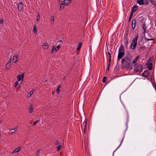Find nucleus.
Instances as JSON below:
<instances>
[{"instance_id": "nucleus-44", "label": "nucleus", "mask_w": 156, "mask_h": 156, "mask_svg": "<svg viewBox=\"0 0 156 156\" xmlns=\"http://www.w3.org/2000/svg\"><path fill=\"white\" fill-rule=\"evenodd\" d=\"M108 55H109V57H110V56H111L110 52L109 51H108Z\"/></svg>"}, {"instance_id": "nucleus-25", "label": "nucleus", "mask_w": 156, "mask_h": 156, "mask_svg": "<svg viewBox=\"0 0 156 156\" xmlns=\"http://www.w3.org/2000/svg\"><path fill=\"white\" fill-rule=\"evenodd\" d=\"M82 45L81 43H80L77 45V47L76 49H80Z\"/></svg>"}, {"instance_id": "nucleus-43", "label": "nucleus", "mask_w": 156, "mask_h": 156, "mask_svg": "<svg viewBox=\"0 0 156 156\" xmlns=\"http://www.w3.org/2000/svg\"><path fill=\"white\" fill-rule=\"evenodd\" d=\"M123 139V138L122 139V141H121V142L120 143V145H119V146L116 149V150H117L118 148L120 147V146H121V144H122V143Z\"/></svg>"}, {"instance_id": "nucleus-27", "label": "nucleus", "mask_w": 156, "mask_h": 156, "mask_svg": "<svg viewBox=\"0 0 156 156\" xmlns=\"http://www.w3.org/2000/svg\"><path fill=\"white\" fill-rule=\"evenodd\" d=\"M111 62V56H110V57H109V64L108 65V70H109V67L110 66V63Z\"/></svg>"}, {"instance_id": "nucleus-24", "label": "nucleus", "mask_w": 156, "mask_h": 156, "mask_svg": "<svg viewBox=\"0 0 156 156\" xmlns=\"http://www.w3.org/2000/svg\"><path fill=\"white\" fill-rule=\"evenodd\" d=\"M33 30L34 33H37V30L36 28V27L35 25L34 26L33 28Z\"/></svg>"}, {"instance_id": "nucleus-48", "label": "nucleus", "mask_w": 156, "mask_h": 156, "mask_svg": "<svg viewBox=\"0 0 156 156\" xmlns=\"http://www.w3.org/2000/svg\"><path fill=\"white\" fill-rule=\"evenodd\" d=\"M55 47H52V49H55Z\"/></svg>"}, {"instance_id": "nucleus-45", "label": "nucleus", "mask_w": 156, "mask_h": 156, "mask_svg": "<svg viewBox=\"0 0 156 156\" xmlns=\"http://www.w3.org/2000/svg\"><path fill=\"white\" fill-rule=\"evenodd\" d=\"M11 58L10 59L9 61V62H10V63H11Z\"/></svg>"}, {"instance_id": "nucleus-54", "label": "nucleus", "mask_w": 156, "mask_h": 156, "mask_svg": "<svg viewBox=\"0 0 156 156\" xmlns=\"http://www.w3.org/2000/svg\"><path fill=\"white\" fill-rule=\"evenodd\" d=\"M46 81H47V80H46L45 81V82H46Z\"/></svg>"}, {"instance_id": "nucleus-12", "label": "nucleus", "mask_w": 156, "mask_h": 156, "mask_svg": "<svg viewBox=\"0 0 156 156\" xmlns=\"http://www.w3.org/2000/svg\"><path fill=\"white\" fill-rule=\"evenodd\" d=\"M24 74H22L21 75H19L17 76V79L18 81H20L22 79H23Z\"/></svg>"}, {"instance_id": "nucleus-41", "label": "nucleus", "mask_w": 156, "mask_h": 156, "mask_svg": "<svg viewBox=\"0 0 156 156\" xmlns=\"http://www.w3.org/2000/svg\"><path fill=\"white\" fill-rule=\"evenodd\" d=\"M3 23V20L2 19H0V24H2Z\"/></svg>"}, {"instance_id": "nucleus-39", "label": "nucleus", "mask_w": 156, "mask_h": 156, "mask_svg": "<svg viewBox=\"0 0 156 156\" xmlns=\"http://www.w3.org/2000/svg\"><path fill=\"white\" fill-rule=\"evenodd\" d=\"M33 93V91L31 90V91L30 93L28 94V95H29V94H30V96Z\"/></svg>"}, {"instance_id": "nucleus-33", "label": "nucleus", "mask_w": 156, "mask_h": 156, "mask_svg": "<svg viewBox=\"0 0 156 156\" xmlns=\"http://www.w3.org/2000/svg\"><path fill=\"white\" fill-rule=\"evenodd\" d=\"M58 50V49H51V53H52L54 51H55V52H56Z\"/></svg>"}, {"instance_id": "nucleus-21", "label": "nucleus", "mask_w": 156, "mask_h": 156, "mask_svg": "<svg viewBox=\"0 0 156 156\" xmlns=\"http://www.w3.org/2000/svg\"><path fill=\"white\" fill-rule=\"evenodd\" d=\"M54 17L53 16H51L50 21L51 24H53L54 23Z\"/></svg>"}, {"instance_id": "nucleus-14", "label": "nucleus", "mask_w": 156, "mask_h": 156, "mask_svg": "<svg viewBox=\"0 0 156 156\" xmlns=\"http://www.w3.org/2000/svg\"><path fill=\"white\" fill-rule=\"evenodd\" d=\"M137 9V6L136 5H135L133 6V7L132 8V9L131 10V13L133 14V13L135 12Z\"/></svg>"}, {"instance_id": "nucleus-15", "label": "nucleus", "mask_w": 156, "mask_h": 156, "mask_svg": "<svg viewBox=\"0 0 156 156\" xmlns=\"http://www.w3.org/2000/svg\"><path fill=\"white\" fill-rule=\"evenodd\" d=\"M21 147H20L17 148H16L12 153H13L15 152L18 153L19 152L20 150L21 149Z\"/></svg>"}, {"instance_id": "nucleus-55", "label": "nucleus", "mask_w": 156, "mask_h": 156, "mask_svg": "<svg viewBox=\"0 0 156 156\" xmlns=\"http://www.w3.org/2000/svg\"><path fill=\"white\" fill-rule=\"evenodd\" d=\"M28 95L30 96V94H29Z\"/></svg>"}, {"instance_id": "nucleus-50", "label": "nucleus", "mask_w": 156, "mask_h": 156, "mask_svg": "<svg viewBox=\"0 0 156 156\" xmlns=\"http://www.w3.org/2000/svg\"><path fill=\"white\" fill-rule=\"evenodd\" d=\"M1 123V121H0V124Z\"/></svg>"}, {"instance_id": "nucleus-26", "label": "nucleus", "mask_w": 156, "mask_h": 156, "mask_svg": "<svg viewBox=\"0 0 156 156\" xmlns=\"http://www.w3.org/2000/svg\"><path fill=\"white\" fill-rule=\"evenodd\" d=\"M107 79L106 77L105 76H104L102 79V81L103 83H105L106 82V80Z\"/></svg>"}, {"instance_id": "nucleus-3", "label": "nucleus", "mask_w": 156, "mask_h": 156, "mask_svg": "<svg viewBox=\"0 0 156 156\" xmlns=\"http://www.w3.org/2000/svg\"><path fill=\"white\" fill-rule=\"evenodd\" d=\"M143 66L141 64L137 65L136 64L135 66V68L134 69V71L135 73H140L143 71Z\"/></svg>"}, {"instance_id": "nucleus-57", "label": "nucleus", "mask_w": 156, "mask_h": 156, "mask_svg": "<svg viewBox=\"0 0 156 156\" xmlns=\"http://www.w3.org/2000/svg\"><path fill=\"white\" fill-rule=\"evenodd\" d=\"M59 1H60V0H59Z\"/></svg>"}, {"instance_id": "nucleus-40", "label": "nucleus", "mask_w": 156, "mask_h": 156, "mask_svg": "<svg viewBox=\"0 0 156 156\" xmlns=\"http://www.w3.org/2000/svg\"><path fill=\"white\" fill-rule=\"evenodd\" d=\"M60 47V45L59 44L58 45L57 47L55 49H59Z\"/></svg>"}, {"instance_id": "nucleus-53", "label": "nucleus", "mask_w": 156, "mask_h": 156, "mask_svg": "<svg viewBox=\"0 0 156 156\" xmlns=\"http://www.w3.org/2000/svg\"><path fill=\"white\" fill-rule=\"evenodd\" d=\"M149 40H152V39H150Z\"/></svg>"}, {"instance_id": "nucleus-11", "label": "nucleus", "mask_w": 156, "mask_h": 156, "mask_svg": "<svg viewBox=\"0 0 156 156\" xmlns=\"http://www.w3.org/2000/svg\"><path fill=\"white\" fill-rule=\"evenodd\" d=\"M18 59L17 55H15L12 58L13 62L16 63Z\"/></svg>"}, {"instance_id": "nucleus-51", "label": "nucleus", "mask_w": 156, "mask_h": 156, "mask_svg": "<svg viewBox=\"0 0 156 156\" xmlns=\"http://www.w3.org/2000/svg\"><path fill=\"white\" fill-rule=\"evenodd\" d=\"M155 26L156 27V23H155Z\"/></svg>"}, {"instance_id": "nucleus-18", "label": "nucleus", "mask_w": 156, "mask_h": 156, "mask_svg": "<svg viewBox=\"0 0 156 156\" xmlns=\"http://www.w3.org/2000/svg\"><path fill=\"white\" fill-rule=\"evenodd\" d=\"M139 58V56L138 55L133 61L132 62V64H134L135 63L138 59Z\"/></svg>"}, {"instance_id": "nucleus-10", "label": "nucleus", "mask_w": 156, "mask_h": 156, "mask_svg": "<svg viewBox=\"0 0 156 156\" xmlns=\"http://www.w3.org/2000/svg\"><path fill=\"white\" fill-rule=\"evenodd\" d=\"M136 19H134L132 22V28L133 30H134L135 27L136 25Z\"/></svg>"}, {"instance_id": "nucleus-29", "label": "nucleus", "mask_w": 156, "mask_h": 156, "mask_svg": "<svg viewBox=\"0 0 156 156\" xmlns=\"http://www.w3.org/2000/svg\"><path fill=\"white\" fill-rule=\"evenodd\" d=\"M133 13H131L129 17V20H128L129 22L130 21V20H131V19L133 16Z\"/></svg>"}, {"instance_id": "nucleus-17", "label": "nucleus", "mask_w": 156, "mask_h": 156, "mask_svg": "<svg viewBox=\"0 0 156 156\" xmlns=\"http://www.w3.org/2000/svg\"><path fill=\"white\" fill-rule=\"evenodd\" d=\"M152 63L151 62L148 63L147 66V68L149 70H151L152 69Z\"/></svg>"}, {"instance_id": "nucleus-1", "label": "nucleus", "mask_w": 156, "mask_h": 156, "mask_svg": "<svg viewBox=\"0 0 156 156\" xmlns=\"http://www.w3.org/2000/svg\"><path fill=\"white\" fill-rule=\"evenodd\" d=\"M132 59V56L129 54H127L122 58L121 61V63L122 65L121 69H123L129 68L130 67Z\"/></svg>"}, {"instance_id": "nucleus-38", "label": "nucleus", "mask_w": 156, "mask_h": 156, "mask_svg": "<svg viewBox=\"0 0 156 156\" xmlns=\"http://www.w3.org/2000/svg\"><path fill=\"white\" fill-rule=\"evenodd\" d=\"M48 44L47 43H45L43 44V46H44V47H46V46H48Z\"/></svg>"}, {"instance_id": "nucleus-37", "label": "nucleus", "mask_w": 156, "mask_h": 156, "mask_svg": "<svg viewBox=\"0 0 156 156\" xmlns=\"http://www.w3.org/2000/svg\"><path fill=\"white\" fill-rule=\"evenodd\" d=\"M18 81H16L15 82V85L14 86V87H16V86L18 85Z\"/></svg>"}, {"instance_id": "nucleus-16", "label": "nucleus", "mask_w": 156, "mask_h": 156, "mask_svg": "<svg viewBox=\"0 0 156 156\" xmlns=\"http://www.w3.org/2000/svg\"><path fill=\"white\" fill-rule=\"evenodd\" d=\"M137 2L140 5H142L144 4L143 0H137Z\"/></svg>"}, {"instance_id": "nucleus-2", "label": "nucleus", "mask_w": 156, "mask_h": 156, "mask_svg": "<svg viewBox=\"0 0 156 156\" xmlns=\"http://www.w3.org/2000/svg\"><path fill=\"white\" fill-rule=\"evenodd\" d=\"M138 37V35H137L133 39L130 45L131 49H135L137 44V40Z\"/></svg>"}, {"instance_id": "nucleus-8", "label": "nucleus", "mask_w": 156, "mask_h": 156, "mask_svg": "<svg viewBox=\"0 0 156 156\" xmlns=\"http://www.w3.org/2000/svg\"><path fill=\"white\" fill-rule=\"evenodd\" d=\"M17 128L15 127V128L10 129L8 132V134L10 135L13 134L17 130Z\"/></svg>"}, {"instance_id": "nucleus-46", "label": "nucleus", "mask_w": 156, "mask_h": 156, "mask_svg": "<svg viewBox=\"0 0 156 156\" xmlns=\"http://www.w3.org/2000/svg\"><path fill=\"white\" fill-rule=\"evenodd\" d=\"M59 42L62 43V41H59Z\"/></svg>"}, {"instance_id": "nucleus-42", "label": "nucleus", "mask_w": 156, "mask_h": 156, "mask_svg": "<svg viewBox=\"0 0 156 156\" xmlns=\"http://www.w3.org/2000/svg\"><path fill=\"white\" fill-rule=\"evenodd\" d=\"M151 58H150L148 60V61L147 62V63H150V62L151 61Z\"/></svg>"}, {"instance_id": "nucleus-47", "label": "nucleus", "mask_w": 156, "mask_h": 156, "mask_svg": "<svg viewBox=\"0 0 156 156\" xmlns=\"http://www.w3.org/2000/svg\"><path fill=\"white\" fill-rule=\"evenodd\" d=\"M120 49H122V46H121L120 48Z\"/></svg>"}, {"instance_id": "nucleus-7", "label": "nucleus", "mask_w": 156, "mask_h": 156, "mask_svg": "<svg viewBox=\"0 0 156 156\" xmlns=\"http://www.w3.org/2000/svg\"><path fill=\"white\" fill-rule=\"evenodd\" d=\"M149 72L147 70L144 71V72L142 73V75L143 77H146L149 76Z\"/></svg>"}, {"instance_id": "nucleus-30", "label": "nucleus", "mask_w": 156, "mask_h": 156, "mask_svg": "<svg viewBox=\"0 0 156 156\" xmlns=\"http://www.w3.org/2000/svg\"><path fill=\"white\" fill-rule=\"evenodd\" d=\"M145 25L144 24L143 25V30L144 32L143 33L145 34L146 32V28H145Z\"/></svg>"}, {"instance_id": "nucleus-31", "label": "nucleus", "mask_w": 156, "mask_h": 156, "mask_svg": "<svg viewBox=\"0 0 156 156\" xmlns=\"http://www.w3.org/2000/svg\"><path fill=\"white\" fill-rule=\"evenodd\" d=\"M39 121L38 120H36L35 122H34V123H33V124L31 126H34Z\"/></svg>"}, {"instance_id": "nucleus-28", "label": "nucleus", "mask_w": 156, "mask_h": 156, "mask_svg": "<svg viewBox=\"0 0 156 156\" xmlns=\"http://www.w3.org/2000/svg\"><path fill=\"white\" fill-rule=\"evenodd\" d=\"M61 144H60V145H58L57 147H56V148L58 149L57 150V151H59L60 149H61Z\"/></svg>"}, {"instance_id": "nucleus-9", "label": "nucleus", "mask_w": 156, "mask_h": 156, "mask_svg": "<svg viewBox=\"0 0 156 156\" xmlns=\"http://www.w3.org/2000/svg\"><path fill=\"white\" fill-rule=\"evenodd\" d=\"M33 109H34L33 105L32 104H30L28 108V109L29 110V111H28L30 113H32L33 111Z\"/></svg>"}, {"instance_id": "nucleus-36", "label": "nucleus", "mask_w": 156, "mask_h": 156, "mask_svg": "<svg viewBox=\"0 0 156 156\" xmlns=\"http://www.w3.org/2000/svg\"><path fill=\"white\" fill-rule=\"evenodd\" d=\"M39 153H40V151H39V150H37L36 151V156L38 155L39 154Z\"/></svg>"}, {"instance_id": "nucleus-23", "label": "nucleus", "mask_w": 156, "mask_h": 156, "mask_svg": "<svg viewBox=\"0 0 156 156\" xmlns=\"http://www.w3.org/2000/svg\"><path fill=\"white\" fill-rule=\"evenodd\" d=\"M149 2L154 5L156 6V2L155 1L152 0H149Z\"/></svg>"}, {"instance_id": "nucleus-35", "label": "nucleus", "mask_w": 156, "mask_h": 156, "mask_svg": "<svg viewBox=\"0 0 156 156\" xmlns=\"http://www.w3.org/2000/svg\"><path fill=\"white\" fill-rule=\"evenodd\" d=\"M87 122H85V125H84V133L85 134V130H86V125H87Z\"/></svg>"}, {"instance_id": "nucleus-49", "label": "nucleus", "mask_w": 156, "mask_h": 156, "mask_svg": "<svg viewBox=\"0 0 156 156\" xmlns=\"http://www.w3.org/2000/svg\"><path fill=\"white\" fill-rule=\"evenodd\" d=\"M80 50V49H77L76 51H78Z\"/></svg>"}, {"instance_id": "nucleus-56", "label": "nucleus", "mask_w": 156, "mask_h": 156, "mask_svg": "<svg viewBox=\"0 0 156 156\" xmlns=\"http://www.w3.org/2000/svg\"><path fill=\"white\" fill-rule=\"evenodd\" d=\"M28 95L30 96V94H29Z\"/></svg>"}, {"instance_id": "nucleus-5", "label": "nucleus", "mask_w": 156, "mask_h": 156, "mask_svg": "<svg viewBox=\"0 0 156 156\" xmlns=\"http://www.w3.org/2000/svg\"><path fill=\"white\" fill-rule=\"evenodd\" d=\"M17 7L19 11L21 12L23 9V5L22 2L19 3L17 5Z\"/></svg>"}, {"instance_id": "nucleus-34", "label": "nucleus", "mask_w": 156, "mask_h": 156, "mask_svg": "<svg viewBox=\"0 0 156 156\" xmlns=\"http://www.w3.org/2000/svg\"><path fill=\"white\" fill-rule=\"evenodd\" d=\"M55 145H60V144L61 145V143H58V141H56L55 142Z\"/></svg>"}, {"instance_id": "nucleus-32", "label": "nucleus", "mask_w": 156, "mask_h": 156, "mask_svg": "<svg viewBox=\"0 0 156 156\" xmlns=\"http://www.w3.org/2000/svg\"><path fill=\"white\" fill-rule=\"evenodd\" d=\"M40 19V15L39 14H38L37 17V21L38 22L39 21Z\"/></svg>"}, {"instance_id": "nucleus-19", "label": "nucleus", "mask_w": 156, "mask_h": 156, "mask_svg": "<svg viewBox=\"0 0 156 156\" xmlns=\"http://www.w3.org/2000/svg\"><path fill=\"white\" fill-rule=\"evenodd\" d=\"M65 5V4L64 3V1L62 2L61 4L60 5V9L61 8L63 9L64 8Z\"/></svg>"}, {"instance_id": "nucleus-52", "label": "nucleus", "mask_w": 156, "mask_h": 156, "mask_svg": "<svg viewBox=\"0 0 156 156\" xmlns=\"http://www.w3.org/2000/svg\"><path fill=\"white\" fill-rule=\"evenodd\" d=\"M116 150L113 152V154L114 153V152Z\"/></svg>"}, {"instance_id": "nucleus-20", "label": "nucleus", "mask_w": 156, "mask_h": 156, "mask_svg": "<svg viewBox=\"0 0 156 156\" xmlns=\"http://www.w3.org/2000/svg\"><path fill=\"white\" fill-rule=\"evenodd\" d=\"M61 87V86L60 85H59L57 88L56 89V91L57 92V94H58L59 93V92H60V88Z\"/></svg>"}, {"instance_id": "nucleus-6", "label": "nucleus", "mask_w": 156, "mask_h": 156, "mask_svg": "<svg viewBox=\"0 0 156 156\" xmlns=\"http://www.w3.org/2000/svg\"><path fill=\"white\" fill-rule=\"evenodd\" d=\"M128 40L129 38L127 36H126L124 37L123 41L124 43V45L125 46V48H127V45L128 44Z\"/></svg>"}, {"instance_id": "nucleus-4", "label": "nucleus", "mask_w": 156, "mask_h": 156, "mask_svg": "<svg viewBox=\"0 0 156 156\" xmlns=\"http://www.w3.org/2000/svg\"><path fill=\"white\" fill-rule=\"evenodd\" d=\"M125 49H119L117 57V60L120 59L124 55Z\"/></svg>"}, {"instance_id": "nucleus-22", "label": "nucleus", "mask_w": 156, "mask_h": 156, "mask_svg": "<svg viewBox=\"0 0 156 156\" xmlns=\"http://www.w3.org/2000/svg\"><path fill=\"white\" fill-rule=\"evenodd\" d=\"M11 66V64L10 62H8V63L6 65V68L7 69H9Z\"/></svg>"}, {"instance_id": "nucleus-13", "label": "nucleus", "mask_w": 156, "mask_h": 156, "mask_svg": "<svg viewBox=\"0 0 156 156\" xmlns=\"http://www.w3.org/2000/svg\"><path fill=\"white\" fill-rule=\"evenodd\" d=\"M64 2L65 5L68 6L72 2V0H64Z\"/></svg>"}]
</instances>
